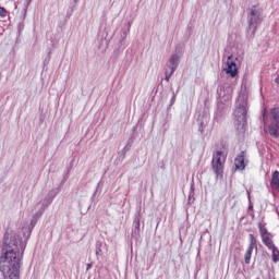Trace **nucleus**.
<instances>
[{
	"instance_id": "nucleus-1",
	"label": "nucleus",
	"mask_w": 279,
	"mask_h": 279,
	"mask_svg": "<svg viewBox=\"0 0 279 279\" xmlns=\"http://www.w3.org/2000/svg\"><path fill=\"white\" fill-rule=\"evenodd\" d=\"M44 209H39L32 218L27 228V235L23 242V238L14 231H7L2 240V253L0 256V271L4 279L21 278V266L23 265V255L27 247V241L32 236V232L38 219L43 217Z\"/></svg>"
},
{
	"instance_id": "nucleus-2",
	"label": "nucleus",
	"mask_w": 279,
	"mask_h": 279,
	"mask_svg": "<svg viewBox=\"0 0 279 279\" xmlns=\"http://www.w3.org/2000/svg\"><path fill=\"white\" fill-rule=\"evenodd\" d=\"M234 125L238 136H243L247 130V92H241L236 99V108L233 111Z\"/></svg>"
},
{
	"instance_id": "nucleus-3",
	"label": "nucleus",
	"mask_w": 279,
	"mask_h": 279,
	"mask_svg": "<svg viewBox=\"0 0 279 279\" xmlns=\"http://www.w3.org/2000/svg\"><path fill=\"white\" fill-rule=\"evenodd\" d=\"M248 28L247 34L250 38H254L258 25L263 23V8L259 4L252 5L247 13Z\"/></svg>"
},
{
	"instance_id": "nucleus-4",
	"label": "nucleus",
	"mask_w": 279,
	"mask_h": 279,
	"mask_svg": "<svg viewBox=\"0 0 279 279\" xmlns=\"http://www.w3.org/2000/svg\"><path fill=\"white\" fill-rule=\"evenodd\" d=\"M230 99H232L230 92L226 93V87L223 85H219L217 88V110L214 117V120L217 123H221V120L226 114V105L223 102L230 101Z\"/></svg>"
},
{
	"instance_id": "nucleus-5",
	"label": "nucleus",
	"mask_w": 279,
	"mask_h": 279,
	"mask_svg": "<svg viewBox=\"0 0 279 279\" xmlns=\"http://www.w3.org/2000/svg\"><path fill=\"white\" fill-rule=\"evenodd\" d=\"M264 132L271 138H279V107L270 110V123L264 126Z\"/></svg>"
},
{
	"instance_id": "nucleus-6",
	"label": "nucleus",
	"mask_w": 279,
	"mask_h": 279,
	"mask_svg": "<svg viewBox=\"0 0 279 279\" xmlns=\"http://www.w3.org/2000/svg\"><path fill=\"white\" fill-rule=\"evenodd\" d=\"M226 162V153L216 150L213 155L211 167L217 178H223V165Z\"/></svg>"
},
{
	"instance_id": "nucleus-7",
	"label": "nucleus",
	"mask_w": 279,
	"mask_h": 279,
	"mask_svg": "<svg viewBox=\"0 0 279 279\" xmlns=\"http://www.w3.org/2000/svg\"><path fill=\"white\" fill-rule=\"evenodd\" d=\"M258 240H256V238L254 236V234H250V244L246 250V253L244 255V262L245 265H250V263L252 262V254L255 250L256 254H258Z\"/></svg>"
},
{
	"instance_id": "nucleus-8",
	"label": "nucleus",
	"mask_w": 279,
	"mask_h": 279,
	"mask_svg": "<svg viewBox=\"0 0 279 279\" xmlns=\"http://www.w3.org/2000/svg\"><path fill=\"white\" fill-rule=\"evenodd\" d=\"M140 239H141V211H137L133 220L131 241L137 242Z\"/></svg>"
},
{
	"instance_id": "nucleus-9",
	"label": "nucleus",
	"mask_w": 279,
	"mask_h": 279,
	"mask_svg": "<svg viewBox=\"0 0 279 279\" xmlns=\"http://www.w3.org/2000/svg\"><path fill=\"white\" fill-rule=\"evenodd\" d=\"M246 156L247 154L245 153V150H242L240 151V154H238L234 159L235 171H245V167H247V163L245 162Z\"/></svg>"
},
{
	"instance_id": "nucleus-10",
	"label": "nucleus",
	"mask_w": 279,
	"mask_h": 279,
	"mask_svg": "<svg viewBox=\"0 0 279 279\" xmlns=\"http://www.w3.org/2000/svg\"><path fill=\"white\" fill-rule=\"evenodd\" d=\"M226 73L230 75V77H236V75H239V68H236V62L232 60V54L227 59Z\"/></svg>"
},
{
	"instance_id": "nucleus-11",
	"label": "nucleus",
	"mask_w": 279,
	"mask_h": 279,
	"mask_svg": "<svg viewBox=\"0 0 279 279\" xmlns=\"http://www.w3.org/2000/svg\"><path fill=\"white\" fill-rule=\"evenodd\" d=\"M258 229H259V234L262 236V241L264 245H269L271 242H274L271 240V233L267 230V227H265V223L263 225V222H259Z\"/></svg>"
},
{
	"instance_id": "nucleus-12",
	"label": "nucleus",
	"mask_w": 279,
	"mask_h": 279,
	"mask_svg": "<svg viewBox=\"0 0 279 279\" xmlns=\"http://www.w3.org/2000/svg\"><path fill=\"white\" fill-rule=\"evenodd\" d=\"M196 123L198 125V132L201 134H204V131L206 130L208 125V118L205 114L199 113L196 120Z\"/></svg>"
},
{
	"instance_id": "nucleus-13",
	"label": "nucleus",
	"mask_w": 279,
	"mask_h": 279,
	"mask_svg": "<svg viewBox=\"0 0 279 279\" xmlns=\"http://www.w3.org/2000/svg\"><path fill=\"white\" fill-rule=\"evenodd\" d=\"M178 66H180V56H178V53H174L170 57L169 69L170 71H172V73H175Z\"/></svg>"
},
{
	"instance_id": "nucleus-14",
	"label": "nucleus",
	"mask_w": 279,
	"mask_h": 279,
	"mask_svg": "<svg viewBox=\"0 0 279 279\" xmlns=\"http://www.w3.org/2000/svg\"><path fill=\"white\" fill-rule=\"evenodd\" d=\"M266 247H268V250H271L272 255V263H279V250L278 246H276V244H274V242H270L269 244H266Z\"/></svg>"
},
{
	"instance_id": "nucleus-15",
	"label": "nucleus",
	"mask_w": 279,
	"mask_h": 279,
	"mask_svg": "<svg viewBox=\"0 0 279 279\" xmlns=\"http://www.w3.org/2000/svg\"><path fill=\"white\" fill-rule=\"evenodd\" d=\"M270 187L272 191L279 192V171L276 170L272 172L271 180H270Z\"/></svg>"
},
{
	"instance_id": "nucleus-16",
	"label": "nucleus",
	"mask_w": 279,
	"mask_h": 279,
	"mask_svg": "<svg viewBox=\"0 0 279 279\" xmlns=\"http://www.w3.org/2000/svg\"><path fill=\"white\" fill-rule=\"evenodd\" d=\"M60 193V186L52 189L48 192V194L45 196L44 201L48 202V204H51L53 199H56V196Z\"/></svg>"
},
{
	"instance_id": "nucleus-17",
	"label": "nucleus",
	"mask_w": 279,
	"mask_h": 279,
	"mask_svg": "<svg viewBox=\"0 0 279 279\" xmlns=\"http://www.w3.org/2000/svg\"><path fill=\"white\" fill-rule=\"evenodd\" d=\"M195 202V183H191L187 204H193Z\"/></svg>"
},
{
	"instance_id": "nucleus-18",
	"label": "nucleus",
	"mask_w": 279,
	"mask_h": 279,
	"mask_svg": "<svg viewBox=\"0 0 279 279\" xmlns=\"http://www.w3.org/2000/svg\"><path fill=\"white\" fill-rule=\"evenodd\" d=\"M131 147H132V145H130V143H128L124 146V148L118 153L120 160H125V156H126L128 151H130Z\"/></svg>"
},
{
	"instance_id": "nucleus-19",
	"label": "nucleus",
	"mask_w": 279,
	"mask_h": 279,
	"mask_svg": "<svg viewBox=\"0 0 279 279\" xmlns=\"http://www.w3.org/2000/svg\"><path fill=\"white\" fill-rule=\"evenodd\" d=\"M128 34H130V28L124 29L121 33V39L119 41V45L124 46L125 45V38H128Z\"/></svg>"
},
{
	"instance_id": "nucleus-20",
	"label": "nucleus",
	"mask_w": 279,
	"mask_h": 279,
	"mask_svg": "<svg viewBox=\"0 0 279 279\" xmlns=\"http://www.w3.org/2000/svg\"><path fill=\"white\" fill-rule=\"evenodd\" d=\"M69 173H71V167L68 168L66 173L63 174V179L61 180L59 187L63 186V184L66 182V180H69Z\"/></svg>"
},
{
	"instance_id": "nucleus-21",
	"label": "nucleus",
	"mask_w": 279,
	"mask_h": 279,
	"mask_svg": "<svg viewBox=\"0 0 279 279\" xmlns=\"http://www.w3.org/2000/svg\"><path fill=\"white\" fill-rule=\"evenodd\" d=\"M102 255V252H101V242H96V256L97 258H99V256Z\"/></svg>"
},
{
	"instance_id": "nucleus-22",
	"label": "nucleus",
	"mask_w": 279,
	"mask_h": 279,
	"mask_svg": "<svg viewBox=\"0 0 279 279\" xmlns=\"http://www.w3.org/2000/svg\"><path fill=\"white\" fill-rule=\"evenodd\" d=\"M173 104H175V92H172V97H171L170 104L167 108V112H169V110L171 109V106H173Z\"/></svg>"
},
{
	"instance_id": "nucleus-23",
	"label": "nucleus",
	"mask_w": 279,
	"mask_h": 279,
	"mask_svg": "<svg viewBox=\"0 0 279 279\" xmlns=\"http://www.w3.org/2000/svg\"><path fill=\"white\" fill-rule=\"evenodd\" d=\"M24 9H23V12H24V16L25 14H27V9L29 8V3H32V0H24Z\"/></svg>"
},
{
	"instance_id": "nucleus-24",
	"label": "nucleus",
	"mask_w": 279,
	"mask_h": 279,
	"mask_svg": "<svg viewBox=\"0 0 279 279\" xmlns=\"http://www.w3.org/2000/svg\"><path fill=\"white\" fill-rule=\"evenodd\" d=\"M175 72H173V70H170V72H166L165 73V80L166 82H169V80H171V75H173Z\"/></svg>"
},
{
	"instance_id": "nucleus-25",
	"label": "nucleus",
	"mask_w": 279,
	"mask_h": 279,
	"mask_svg": "<svg viewBox=\"0 0 279 279\" xmlns=\"http://www.w3.org/2000/svg\"><path fill=\"white\" fill-rule=\"evenodd\" d=\"M8 15V10H5V8L0 7V16L5 17Z\"/></svg>"
},
{
	"instance_id": "nucleus-26",
	"label": "nucleus",
	"mask_w": 279,
	"mask_h": 279,
	"mask_svg": "<svg viewBox=\"0 0 279 279\" xmlns=\"http://www.w3.org/2000/svg\"><path fill=\"white\" fill-rule=\"evenodd\" d=\"M263 121H264V128H265V125H269V124H267V109H264Z\"/></svg>"
},
{
	"instance_id": "nucleus-27",
	"label": "nucleus",
	"mask_w": 279,
	"mask_h": 279,
	"mask_svg": "<svg viewBox=\"0 0 279 279\" xmlns=\"http://www.w3.org/2000/svg\"><path fill=\"white\" fill-rule=\"evenodd\" d=\"M49 205H51V203L45 202V199H44V203L41 204L40 210H44V213H45V209L48 208Z\"/></svg>"
},
{
	"instance_id": "nucleus-28",
	"label": "nucleus",
	"mask_w": 279,
	"mask_h": 279,
	"mask_svg": "<svg viewBox=\"0 0 279 279\" xmlns=\"http://www.w3.org/2000/svg\"><path fill=\"white\" fill-rule=\"evenodd\" d=\"M45 122V114H39V124H43Z\"/></svg>"
},
{
	"instance_id": "nucleus-29",
	"label": "nucleus",
	"mask_w": 279,
	"mask_h": 279,
	"mask_svg": "<svg viewBox=\"0 0 279 279\" xmlns=\"http://www.w3.org/2000/svg\"><path fill=\"white\" fill-rule=\"evenodd\" d=\"M99 186H104V181H102V180H100V181L98 182L97 186H96L97 193H99Z\"/></svg>"
},
{
	"instance_id": "nucleus-30",
	"label": "nucleus",
	"mask_w": 279,
	"mask_h": 279,
	"mask_svg": "<svg viewBox=\"0 0 279 279\" xmlns=\"http://www.w3.org/2000/svg\"><path fill=\"white\" fill-rule=\"evenodd\" d=\"M248 201H250V204H248V211H254V205L252 204V201L250 199V196H248Z\"/></svg>"
},
{
	"instance_id": "nucleus-31",
	"label": "nucleus",
	"mask_w": 279,
	"mask_h": 279,
	"mask_svg": "<svg viewBox=\"0 0 279 279\" xmlns=\"http://www.w3.org/2000/svg\"><path fill=\"white\" fill-rule=\"evenodd\" d=\"M93 269V263L86 265V271H90Z\"/></svg>"
},
{
	"instance_id": "nucleus-32",
	"label": "nucleus",
	"mask_w": 279,
	"mask_h": 279,
	"mask_svg": "<svg viewBox=\"0 0 279 279\" xmlns=\"http://www.w3.org/2000/svg\"><path fill=\"white\" fill-rule=\"evenodd\" d=\"M51 60V51L48 52V57L45 59V62H49Z\"/></svg>"
},
{
	"instance_id": "nucleus-33",
	"label": "nucleus",
	"mask_w": 279,
	"mask_h": 279,
	"mask_svg": "<svg viewBox=\"0 0 279 279\" xmlns=\"http://www.w3.org/2000/svg\"><path fill=\"white\" fill-rule=\"evenodd\" d=\"M267 256H269V253L267 252H263L262 253V258L265 260V258H267Z\"/></svg>"
},
{
	"instance_id": "nucleus-34",
	"label": "nucleus",
	"mask_w": 279,
	"mask_h": 279,
	"mask_svg": "<svg viewBox=\"0 0 279 279\" xmlns=\"http://www.w3.org/2000/svg\"><path fill=\"white\" fill-rule=\"evenodd\" d=\"M95 197H97V190H95L93 196H92V202H95Z\"/></svg>"
},
{
	"instance_id": "nucleus-35",
	"label": "nucleus",
	"mask_w": 279,
	"mask_h": 279,
	"mask_svg": "<svg viewBox=\"0 0 279 279\" xmlns=\"http://www.w3.org/2000/svg\"><path fill=\"white\" fill-rule=\"evenodd\" d=\"M130 27H132V22H128V29L130 32Z\"/></svg>"
},
{
	"instance_id": "nucleus-36",
	"label": "nucleus",
	"mask_w": 279,
	"mask_h": 279,
	"mask_svg": "<svg viewBox=\"0 0 279 279\" xmlns=\"http://www.w3.org/2000/svg\"><path fill=\"white\" fill-rule=\"evenodd\" d=\"M276 84H279V74L277 75V77L275 78Z\"/></svg>"
},
{
	"instance_id": "nucleus-37",
	"label": "nucleus",
	"mask_w": 279,
	"mask_h": 279,
	"mask_svg": "<svg viewBox=\"0 0 279 279\" xmlns=\"http://www.w3.org/2000/svg\"><path fill=\"white\" fill-rule=\"evenodd\" d=\"M80 2V0H74V3H78Z\"/></svg>"
},
{
	"instance_id": "nucleus-38",
	"label": "nucleus",
	"mask_w": 279,
	"mask_h": 279,
	"mask_svg": "<svg viewBox=\"0 0 279 279\" xmlns=\"http://www.w3.org/2000/svg\"><path fill=\"white\" fill-rule=\"evenodd\" d=\"M161 169H165V166H161Z\"/></svg>"
},
{
	"instance_id": "nucleus-39",
	"label": "nucleus",
	"mask_w": 279,
	"mask_h": 279,
	"mask_svg": "<svg viewBox=\"0 0 279 279\" xmlns=\"http://www.w3.org/2000/svg\"><path fill=\"white\" fill-rule=\"evenodd\" d=\"M189 36H191V32L189 33Z\"/></svg>"
}]
</instances>
